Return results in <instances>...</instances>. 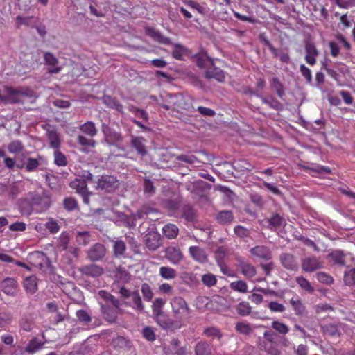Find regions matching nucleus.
Masks as SVG:
<instances>
[{"mask_svg":"<svg viewBox=\"0 0 355 355\" xmlns=\"http://www.w3.org/2000/svg\"><path fill=\"white\" fill-rule=\"evenodd\" d=\"M4 94L0 92V104H16L22 102L24 96H28V90L24 87H3Z\"/></svg>","mask_w":355,"mask_h":355,"instance_id":"1","label":"nucleus"},{"mask_svg":"<svg viewBox=\"0 0 355 355\" xmlns=\"http://www.w3.org/2000/svg\"><path fill=\"white\" fill-rule=\"evenodd\" d=\"M170 304L177 322L186 321L191 317V309L183 297L175 296L171 300Z\"/></svg>","mask_w":355,"mask_h":355,"instance_id":"2","label":"nucleus"},{"mask_svg":"<svg viewBox=\"0 0 355 355\" xmlns=\"http://www.w3.org/2000/svg\"><path fill=\"white\" fill-rule=\"evenodd\" d=\"M92 182L96 189L112 193L114 191L119 185L117 178L111 175H102L96 176Z\"/></svg>","mask_w":355,"mask_h":355,"instance_id":"3","label":"nucleus"},{"mask_svg":"<svg viewBox=\"0 0 355 355\" xmlns=\"http://www.w3.org/2000/svg\"><path fill=\"white\" fill-rule=\"evenodd\" d=\"M31 205L33 209H36L38 212L45 211L50 207V199L49 196L42 191L36 193H30Z\"/></svg>","mask_w":355,"mask_h":355,"instance_id":"4","label":"nucleus"},{"mask_svg":"<svg viewBox=\"0 0 355 355\" xmlns=\"http://www.w3.org/2000/svg\"><path fill=\"white\" fill-rule=\"evenodd\" d=\"M322 268V263L315 257H307L302 260V268L305 272H312Z\"/></svg>","mask_w":355,"mask_h":355,"instance_id":"5","label":"nucleus"},{"mask_svg":"<svg viewBox=\"0 0 355 355\" xmlns=\"http://www.w3.org/2000/svg\"><path fill=\"white\" fill-rule=\"evenodd\" d=\"M102 132L104 135L105 141L110 145H114L122 140L123 137L121 133L111 129L105 124L102 125Z\"/></svg>","mask_w":355,"mask_h":355,"instance_id":"6","label":"nucleus"},{"mask_svg":"<svg viewBox=\"0 0 355 355\" xmlns=\"http://www.w3.org/2000/svg\"><path fill=\"white\" fill-rule=\"evenodd\" d=\"M193 60L198 67L206 70L214 65V60L204 51L196 54Z\"/></svg>","mask_w":355,"mask_h":355,"instance_id":"7","label":"nucleus"},{"mask_svg":"<svg viewBox=\"0 0 355 355\" xmlns=\"http://www.w3.org/2000/svg\"><path fill=\"white\" fill-rule=\"evenodd\" d=\"M250 254L254 259L268 261L272 258V252L266 246L257 245L250 249Z\"/></svg>","mask_w":355,"mask_h":355,"instance_id":"8","label":"nucleus"},{"mask_svg":"<svg viewBox=\"0 0 355 355\" xmlns=\"http://www.w3.org/2000/svg\"><path fill=\"white\" fill-rule=\"evenodd\" d=\"M80 272L83 275L96 278L103 273V268L96 264H89L82 266Z\"/></svg>","mask_w":355,"mask_h":355,"instance_id":"9","label":"nucleus"},{"mask_svg":"<svg viewBox=\"0 0 355 355\" xmlns=\"http://www.w3.org/2000/svg\"><path fill=\"white\" fill-rule=\"evenodd\" d=\"M0 286L3 292L6 295L12 296L16 295L18 286L14 278L7 277L4 279Z\"/></svg>","mask_w":355,"mask_h":355,"instance_id":"10","label":"nucleus"},{"mask_svg":"<svg viewBox=\"0 0 355 355\" xmlns=\"http://www.w3.org/2000/svg\"><path fill=\"white\" fill-rule=\"evenodd\" d=\"M238 268L241 274L247 278H252L257 274L256 268L248 261L243 259H239L238 261Z\"/></svg>","mask_w":355,"mask_h":355,"instance_id":"11","label":"nucleus"},{"mask_svg":"<svg viewBox=\"0 0 355 355\" xmlns=\"http://www.w3.org/2000/svg\"><path fill=\"white\" fill-rule=\"evenodd\" d=\"M166 257L172 264L178 265L183 259V254L180 249L168 247L166 250Z\"/></svg>","mask_w":355,"mask_h":355,"instance_id":"12","label":"nucleus"},{"mask_svg":"<svg viewBox=\"0 0 355 355\" xmlns=\"http://www.w3.org/2000/svg\"><path fill=\"white\" fill-rule=\"evenodd\" d=\"M146 142V139L142 137H131L130 144L132 147L141 156H144L147 154Z\"/></svg>","mask_w":355,"mask_h":355,"instance_id":"13","label":"nucleus"},{"mask_svg":"<svg viewBox=\"0 0 355 355\" xmlns=\"http://www.w3.org/2000/svg\"><path fill=\"white\" fill-rule=\"evenodd\" d=\"M105 248L103 244L96 243L88 251V257L92 261H98L105 254Z\"/></svg>","mask_w":355,"mask_h":355,"instance_id":"14","label":"nucleus"},{"mask_svg":"<svg viewBox=\"0 0 355 355\" xmlns=\"http://www.w3.org/2000/svg\"><path fill=\"white\" fill-rule=\"evenodd\" d=\"M205 77L207 79H215L218 82H224L225 79V74L223 70L216 67L214 64L212 67H209L205 71Z\"/></svg>","mask_w":355,"mask_h":355,"instance_id":"15","label":"nucleus"},{"mask_svg":"<svg viewBox=\"0 0 355 355\" xmlns=\"http://www.w3.org/2000/svg\"><path fill=\"white\" fill-rule=\"evenodd\" d=\"M189 252L193 259L198 263H204L207 261L206 252L198 246H191L189 248Z\"/></svg>","mask_w":355,"mask_h":355,"instance_id":"16","label":"nucleus"},{"mask_svg":"<svg viewBox=\"0 0 355 355\" xmlns=\"http://www.w3.org/2000/svg\"><path fill=\"white\" fill-rule=\"evenodd\" d=\"M306 56L305 60L310 65H314L316 63V57L318 55V51L312 42H307L305 44Z\"/></svg>","mask_w":355,"mask_h":355,"instance_id":"17","label":"nucleus"},{"mask_svg":"<svg viewBox=\"0 0 355 355\" xmlns=\"http://www.w3.org/2000/svg\"><path fill=\"white\" fill-rule=\"evenodd\" d=\"M280 260L282 266L290 270H296L298 268V263L295 257L288 253H285L281 255Z\"/></svg>","mask_w":355,"mask_h":355,"instance_id":"18","label":"nucleus"},{"mask_svg":"<svg viewBox=\"0 0 355 355\" xmlns=\"http://www.w3.org/2000/svg\"><path fill=\"white\" fill-rule=\"evenodd\" d=\"M45 63L51 67L48 69L50 73H58L61 71V67H58V59L51 53H46L44 55Z\"/></svg>","mask_w":355,"mask_h":355,"instance_id":"19","label":"nucleus"},{"mask_svg":"<svg viewBox=\"0 0 355 355\" xmlns=\"http://www.w3.org/2000/svg\"><path fill=\"white\" fill-rule=\"evenodd\" d=\"M100 304L101 306L102 313L105 320L109 322H115L118 315V311L116 309V308L110 307L107 304H103L101 302H100Z\"/></svg>","mask_w":355,"mask_h":355,"instance_id":"20","label":"nucleus"},{"mask_svg":"<svg viewBox=\"0 0 355 355\" xmlns=\"http://www.w3.org/2000/svg\"><path fill=\"white\" fill-rule=\"evenodd\" d=\"M157 324L164 329H169L173 327L172 320L164 312L153 315Z\"/></svg>","mask_w":355,"mask_h":355,"instance_id":"21","label":"nucleus"},{"mask_svg":"<svg viewBox=\"0 0 355 355\" xmlns=\"http://www.w3.org/2000/svg\"><path fill=\"white\" fill-rule=\"evenodd\" d=\"M79 129L82 133L90 137H95L98 133V129L92 121H87L84 123L80 126Z\"/></svg>","mask_w":355,"mask_h":355,"instance_id":"22","label":"nucleus"},{"mask_svg":"<svg viewBox=\"0 0 355 355\" xmlns=\"http://www.w3.org/2000/svg\"><path fill=\"white\" fill-rule=\"evenodd\" d=\"M44 343L40 341L38 338H33L28 342L27 346L24 350V352L28 354H33L40 350L42 347Z\"/></svg>","mask_w":355,"mask_h":355,"instance_id":"23","label":"nucleus"},{"mask_svg":"<svg viewBox=\"0 0 355 355\" xmlns=\"http://www.w3.org/2000/svg\"><path fill=\"white\" fill-rule=\"evenodd\" d=\"M49 141V146L55 150H58L61 145L60 135L54 130H49L47 132Z\"/></svg>","mask_w":355,"mask_h":355,"instance_id":"24","label":"nucleus"},{"mask_svg":"<svg viewBox=\"0 0 355 355\" xmlns=\"http://www.w3.org/2000/svg\"><path fill=\"white\" fill-rule=\"evenodd\" d=\"M170 104H173L175 109H187V104L185 103L184 97L182 94H175L174 96L168 95Z\"/></svg>","mask_w":355,"mask_h":355,"instance_id":"25","label":"nucleus"},{"mask_svg":"<svg viewBox=\"0 0 355 355\" xmlns=\"http://www.w3.org/2000/svg\"><path fill=\"white\" fill-rule=\"evenodd\" d=\"M146 245L150 250H157L160 245L159 236L157 234H149L146 236Z\"/></svg>","mask_w":355,"mask_h":355,"instance_id":"26","label":"nucleus"},{"mask_svg":"<svg viewBox=\"0 0 355 355\" xmlns=\"http://www.w3.org/2000/svg\"><path fill=\"white\" fill-rule=\"evenodd\" d=\"M24 287L26 292L34 293L37 290V281L35 276L26 277L24 281Z\"/></svg>","mask_w":355,"mask_h":355,"instance_id":"27","label":"nucleus"},{"mask_svg":"<svg viewBox=\"0 0 355 355\" xmlns=\"http://www.w3.org/2000/svg\"><path fill=\"white\" fill-rule=\"evenodd\" d=\"M159 275L166 280H171L176 277L177 272L169 266H162L159 268Z\"/></svg>","mask_w":355,"mask_h":355,"instance_id":"28","label":"nucleus"},{"mask_svg":"<svg viewBox=\"0 0 355 355\" xmlns=\"http://www.w3.org/2000/svg\"><path fill=\"white\" fill-rule=\"evenodd\" d=\"M328 258L329 261H333L335 264L339 266H344L345 262V255L341 250H334L331 252L329 255Z\"/></svg>","mask_w":355,"mask_h":355,"instance_id":"29","label":"nucleus"},{"mask_svg":"<svg viewBox=\"0 0 355 355\" xmlns=\"http://www.w3.org/2000/svg\"><path fill=\"white\" fill-rule=\"evenodd\" d=\"M216 219L220 224H227L230 223L233 220L234 215L232 211H221L218 213Z\"/></svg>","mask_w":355,"mask_h":355,"instance_id":"30","label":"nucleus"},{"mask_svg":"<svg viewBox=\"0 0 355 355\" xmlns=\"http://www.w3.org/2000/svg\"><path fill=\"white\" fill-rule=\"evenodd\" d=\"M195 353L196 355H211V349L207 343L200 341L196 345Z\"/></svg>","mask_w":355,"mask_h":355,"instance_id":"31","label":"nucleus"},{"mask_svg":"<svg viewBox=\"0 0 355 355\" xmlns=\"http://www.w3.org/2000/svg\"><path fill=\"white\" fill-rule=\"evenodd\" d=\"M69 241H70V239H69V234L67 233L66 232H62L57 241V243H56V246H55L57 250H58V251L65 250L68 247Z\"/></svg>","mask_w":355,"mask_h":355,"instance_id":"32","label":"nucleus"},{"mask_svg":"<svg viewBox=\"0 0 355 355\" xmlns=\"http://www.w3.org/2000/svg\"><path fill=\"white\" fill-rule=\"evenodd\" d=\"M71 188L76 189L80 195H84L87 191L86 182L83 179H76L70 184Z\"/></svg>","mask_w":355,"mask_h":355,"instance_id":"33","label":"nucleus"},{"mask_svg":"<svg viewBox=\"0 0 355 355\" xmlns=\"http://www.w3.org/2000/svg\"><path fill=\"white\" fill-rule=\"evenodd\" d=\"M103 101L107 107L115 109L119 112H122L123 106L115 98L110 96H105L103 98Z\"/></svg>","mask_w":355,"mask_h":355,"instance_id":"34","label":"nucleus"},{"mask_svg":"<svg viewBox=\"0 0 355 355\" xmlns=\"http://www.w3.org/2000/svg\"><path fill=\"white\" fill-rule=\"evenodd\" d=\"M162 230L164 234L168 239H174L178 234V228L174 224H167L164 225Z\"/></svg>","mask_w":355,"mask_h":355,"instance_id":"35","label":"nucleus"},{"mask_svg":"<svg viewBox=\"0 0 355 355\" xmlns=\"http://www.w3.org/2000/svg\"><path fill=\"white\" fill-rule=\"evenodd\" d=\"M113 250L116 257H123L126 250L125 243L121 240H116L114 242Z\"/></svg>","mask_w":355,"mask_h":355,"instance_id":"36","label":"nucleus"},{"mask_svg":"<svg viewBox=\"0 0 355 355\" xmlns=\"http://www.w3.org/2000/svg\"><path fill=\"white\" fill-rule=\"evenodd\" d=\"M132 304L131 306L139 311L144 310V304L141 302V298L137 291L133 292L131 295Z\"/></svg>","mask_w":355,"mask_h":355,"instance_id":"37","label":"nucleus"},{"mask_svg":"<svg viewBox=\"0 0 355 355\" xmlns=\"http://www.w3.org/2000/svg\"><path fill=\"white\" fill-rule=\"evenodd\" d=\"M76 239L78 243L82 245H87L91 241V236L87 231L77 232Z\"/></svg>","mask_w":355,"mask_h":355,"instance_id":"38","label":"nucleus"},{"mask_svg":"<svg viewBox=\"0 0 355 355\" xmlns=\"http://www.w3.org/2000/svg\"><path fill=\"white\" fill-rule=\"evenodd\" d=\"M187 49L184 46L175 44H174V50L172 52V55L177 60H183V57L187 55Z\"/></svg>","mask_w":355,"mask_h":355,"instance_id":"39","label":"nucleus"},{"mask_svg":"<svg viewBox=\"0 0 355 355\" xmlns=\"http://www.w3.org/2000/svg\"><path fill=\"white\" fill-rule=\"evenodd\" d=\"M290 304L294 309L296 315H302L304 313L305 308L298 297L292 298L290 300Z\"/></svg>","mask_w":355,"mask_h":355,"instance_id":"40","label":"nucleus"},{"mask_svg":"<svg viewBox=\"0 0 355 355\" xmlns=\"http://www.w3.org/2000/svg\"><path fill=\"white\" fill-rule=\"evenodd\" d=\"M271 327L278 333L283 335L288 334L289 331L288 326L278 320H274L271 323Z\"/></svg>","mask_w":355,"mask_h":355,"instance_id":"41","label":"nucleus"},{"mask_svg":"<svg viewBox=\"0 0 355 355\" xmlns=\"http://www.w3.org/2000/svg\"><path fill=\"white\" fill-rule=\"evenodd\" d=\"M24 149V145L19 140L11 141L8 145V150L10 153L18 154Z\"/></svg>","mask_w":355,"mask_h":355,"instance_id":"42","label":"nucleus"},{"mask_svg":"<svg viewBox=\"0 0 355 355\" xmlns=\"http://www.w3.org/2000/svg\"><path fill=\"white\" fill-rule=\"evenodd\" d=\"M235 235L240 239L248 238L250 236L251 232L249 229L243 225H236L234 228Z\"/></svg>","mask_w":355,"mask_h":355,"instance_id":"43","label":"nucleus"},{"mask_svg":"<svg viewBox=\"0 0 355 355\" xmlns=\"http://www.w3.org/2000/svg\"><path fill=\"white\" fill-rule=\"evenodd\" d=\"M77 141L80 146L86 148H94L96 144V141L92 137L87 138L83 135H78L77 137Z\"/></svg>","mask_w":355,"mask_h":355,"instance_id":"44","label":"nucleus"},{"mask_svg":"<svg viewBox=\"0 0 355 355\" xmlns=\"http://www.w3.org/2000/svg\"><path fill=\"white\" fill-rule=\"evenodd\" d=\"M230 287L231 289L239 293H244L248 291V285L243 280H239L232 282L230 285Z\"/></svg>","mask_w":355,"mask_h":355,"instance_id":"45","label":"nucleus"},{"mask_svg":"<svg viewBox=\"0 0 355 355\" xmlns=\"http://www.w3.org/2000/svg\"><path fill=\"white\" fill-rule=\"evenodd\" d=\"M19 326L25 331H31L34 327L33 320L27 316L23 317L19 322Z\"/></svg>","mask_w":355,"mask_h":355,"instance_id":"46","label":"nucleus"},{"mask_svg":"<svg viewBox=\"0 0 355 355\" xmlns=\"http://www.w3.org/2000/svg\"><path fill=\"white\" fill-rule=\"evenodd\" d=\"M54 163L58 166H65L67 165L66 156L59 150H55L53 153Z\"/></svg>","mask_w":355,"mask_h":355,"instance_id":"47","label":"nucleus"},{"mask_svg":"<svg viewBox=\"0 0 355 355\" xmlns=\"http://www.w3.org/2000/svg\"><path fill=\"white\" fill-rule=\"evenodd\" d=\"M166 300L163 298H156L154 302H153L152 305V310H153V315H155L159 313H162V308L166 304Z\"/></svg>","mask_w":355,"mask_h":355,"instance_id":"48","label":"nucleus"},{"mask_svg":"<svg viewBox=\"0 0 355 355\" xmlns=\"http://www.w3.org/2000/svg\"><path fill=\"white\" fill-rule=\"evenodd\" d=\"M296 283L299 285L300 288H302L303 290L312 293L313 292L314 289L311 286L310 282L305 279L303 277H297L295 278Z\"/></svg>","mask_w":355,"mask_h":355,"instance_id":"49","label":"nucleus"},{"mask_svg":"<svg viewBox=\"0 0 355 355\" xmlns=\"http://www.w3.org/2000/svg\"><path fill=\"white\" fill-rule=\"evenodd\" d=\"M203 334L205 336L211 338L220 340L223 334L218 329L214 327H209L204 329Z\"/></svg>","mask_w":355,"mask_h":355,"instance_id":"50","label":"nucleus"},{"mask_svg":"<svg viewBox=\"0 0 355 355\" xmlns=\"http://www.w3.org/2000/svg\"><path fill=\"white\" fill-rule=\"evenodd\" d=\"M21 191V183L19 182H12L7 186V191L12 198H16Z\"/></svg>","mask_w":355,"mask_h":355,"instance_id":"51","label":"nucleus"},{"mask_svg":"<svg viewBox=\"0 0 355 355\" xmlns=\"http://www.w3.org/2000/svg\"><path fill=\"white\" fill-rule=\"evenodd\" d=\"M344 282L347 286L355 285V269L350 268L345 272Z\"/></svg>","mask_w":355,"mask_h":355,"instance_id":"52","label":"nucleus"},{"mask_svg":"<svg viewBox=\"0 0 355 355\" xmlns=\"http://www.w3.org/2000/svg\"><path fill=\"white\" fill-rule=\"evenodd\" d=\"M235 329L239 333L244 335H248L252 331L250 325L248 323L243 322H237Z\"/></svg>","mask_w":355,"mask_h":355,"instance_id":"53","label":"nucleus"},{"mask_svg":"<svg viewBox=\"0 0 355 355\" xmlns=\"http://www.w3.org/2000/svg\"><path fill=\"white\" fill-rule=\"evenodd\" d=\"M237 312L239 315L242 316L248 315L251 312V307L249 303L245 302H242L239 304L237 306Z\"/></svg>","mask_w":355,"mask_h":355,"instance_id":"54","label":"nucleus"},{"mask_svg":"<svg viewBox=\"0 0 355 355\" xmlns=\"http://www.w3.org/2000/svg\"><path fill=\"white\" fill-rule=\"evenodd\" d=\"M316 279L321 283L330 285L334 282L331 276L324 272H319L315 275Z\"/></svg>","mask_w":355,"mask_h":355,"instance_id":"55","label":"nucleus"},{"mask_svg":"<svg viewBox=\"0 0 355 355\" xmlns=\"http://www.w3.org/2000/svg\"><path fill=\"white\" fill-rule=\"evenodd\" d=\"M202 282L205 286L211 287L216 285L217 280L214 275L207 273L202 276Z\"/></svg>","mask_w":355,"mask_h":355,"instance_id":"56","label":"nucleus"},{"mask_svg":"<svg viewBox=\"0 0 355 355\" xmlns=\"http://www.w3.org/2000/svg\"><path fill=\"white\" fill-rule=\"evenodd\" d=\"M42 157H39L38 159H33L32 157H29L27 159V162L26 164V169L28 171H33L35 170L40 165V160H42Z\"/></svg>","mask_w":355,"mask_h":355,"instance_id":"57","label":"nucleus"},{"mask_svg":"<svg viewBox=\"0 0 355 355\" xmlns=\"http://www.w3.org/2000/svg\"><path fill=\"white\" fill-rule=\"evenodd\" d=\"M268 227L271 230L279 228L282 223V218L279 215H275L268 220Z\"/></svg>","mask_w":355,"mask_h":355,"instance_id":"58","label":"nucleus"},{"mask_svg":"<svg viewBox=\"0 0 355 355\" xmlns=\"http://www.w3.org/2000/svg\"><path fill=\"white\" fill-rule=\"evenodd\" d=\"M141 291L144 297V299L146 301H150L153 297V293L150 287V286L144 283L141 285Z\"/></svg>","mask_w":355,"mask_h":355,"instance_id":"59","label":"nucleus"},{"mask_svg":"<svg viewBox=\"0 0 355 355\" xmlns=\"http://www.w3.org/2000/svg\"><path fill=\"white\" fill-rule=\"evenodd\" d=\"M45 227L51 234H55L58 232L60 229V227L58 223L52 218H49L48 220L45 224Z\"/></svg>","mask_w":355,"mask_h":355,"instance_id":"60","label":"nucleus"},{"mask_svg":"<svg viewBox=\"0 0 355 355\" xmlns=\"http://www.w3.org/2000/svg\"><path fill=\"white\" fill-rule=\"evenodd\" d=\"M12 317L10 313H0V328L5 329L12 322Z\"/></svg>","mask_w":355,"mask_h":355,"instance_id":"61","label":"nucleus"},{"mask_svg":"<svg viewBox=\"0 0 355 355\" xmlns=\"http://www.w3.org/2000/svg\"><path fill=\"white\" fill-rule=\"evenodd\" d=\"M271 87L274 89L277 93V95L282 98L283 95L284 94V92L283 89V87L282 84L280 83L279 80L277 78H273L270 83Z\"/></svg>","mask_w":355,"mask_h":355,"instance_id":"62","label":"nucleus"},{"mask_svg":"<svg viewBox=\"0 0 355 355\" xmlns=\"http://www.w3.org/2000/svg\"><path fill=\"white\" fill-rule=\"evenodd\" d=\"M268 307L272 312L275 313H283L286 310V307L282 304L275 301L269 302Z\"/></svg>","mask_w":355,"mask_h":355,"instance_id":"63","label":"nucleus"},{"mask_svg":"<svg viewBox=\"0 0 355 355\" xmlns=\"http://www.w3.org/2000/svg\"><path fill=\"white\" fill-rule=\"evenodd\" d=\"M187 5L190 8L196 10L200 14L205 15L207 12L205 7L200 6L195 1L189 0L187 2Z\"/></svg>","mask_w":355,"mask_h":355,"instance_id":"64","label":"nucleus"}]
</instances>
